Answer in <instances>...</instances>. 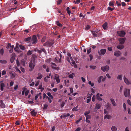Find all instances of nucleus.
<instances>
[{
  "mask_svg": "<svg viewBox=\"0 0 131 131\" xmlns=\"http://www.w3.org/2000/svg\"><path fill=\"white\" fill-rule=\"evenodd\" d=\"M95 96L94 95L92 98V101L93 102H94L95 101Z\"/></svg>",
  "mask_w": 131,
  "mask_h": 131,
  "instance_id": "46",
  "label": "nucleus"
},
{
  "mask_svg": "<svg viewBox=\"0 0 131 131\" xmlns=\"http://www.w3.org/2000/svg\"><path fill=\"white\" fill-rule=\"evenodd\" d=\"M35 59L34 58H33L32 60L29 62V67L30 68L29 70L30 71H32L33 69L35 67Z\"/></svg>",
  "mask_w": 131,
  "mask_h": 131,
  "instance_id": "1",
  "label": "nucleus"
},
{
  "mask_svg": "<svg viewBox=\"0 0 131 131\" xmlns=\"http://www.w3.org/2000/svg\"><path fill=\"white\" fill-rule=\"evenodd\" d=\"M59 76H58L57 77H55V79L56 82L58 83H59L60 82V80L59 78Z\"/></svg>",
  "mask_w": 131,
  "mask_h": 131,
  "instance_id": "23",
  "label": "nucleus"
},
{
  "mask_svg": "<svg viewBox=\"0 0 131 131\" xmlns=\"http://www.w3.org/2000/svg\"><path fill=\"white\" fill-rule=\"evenodd\" d=\"M33 51H34L33 50L31 51L30 50H29L27 53V55H31L32 53V52Z\"/></svg>",
  "mask_w": 131,
  "mask_h": 131,
  "instance_id": "34",
  "label": "nucleus"
},
{
  "mask_svg": "<svg viewBox=\"0 0 131 131\" xmlns=\"http://www.w3.org/2000/svg\"><path fill=\"white\" fill-rule=\"evenodd\" d=\"M85 117H86V118L87 119H90L91 118V116L90 115H86V116H85Z\"/></svg>",
  "mask_w": 131,
  "mask_h": 131,
  "instance_id": "51",
  "label": "nucleus"
},
{
  "mask_svg": "<svg viewBox=\"0 0 131 131\" xmlns=\"http://www.w3.org/2000/svg\"><path fill=\"white\" fill-rule=\"evenodd\" d=\"M101 69L103 71H107L109 70V67L108 66H106L104 67H102Z\"/></svg>",
  "mask_w": 131,
  "mask_h": 131,
  "instance_id": "8",
  "label": "nucleus"
},
{
  "mask_svg": "<svg viewBox=\"0 0 131 131\" xmlns=\"http://www.w3.org/2000/svg\"><path fill=\"white\" fill-rule=\"evenodd\" d=\"M116 47L118 49L121 50L123 49L124 47V46L123 45H119L117 46Z\"/></svg>",
  "mask_w": 131,
  "mask_h": 131,
  "instance_id": "19",
  "label": "nucleus"
},
{
  "mask_svg": "<svg viewBox=\"0 0 131 131\" xmlns=\"http://www.w3.org/2000/svg\"><path fill=\"white\" fill-rule=\"evenodd\" d=\"M21 64L23 66H24L25 64V62L24 60H22L21 61Z\"/></svg>",
  "mask_w": 131,
  "mask_h": 131,
  "instance_id": "52",
  "label": "nucleus"
},
{
  "mask_svg": "<svg viewBox=\"0 0 131 131\" xmlns=\"http://www.w3.org/2000/svg\"><path fill=\"white\" fill-rule=\"evenodd\" d=\"M100 97V94L99 93H97L96 96L97 99L99 101H102L103 99Z\"/></svg>",
  "mask_w": 131,
  "mask_h": 131,
  "instance_id": "16",
  "label": "nucleus"
},
{
  "mask_svg": "<svg viewBox=\"0 0 131 131\" xmlns=\"http://www.w3.org/2000/svg\"><path fill=\"white\" fill-rule=\"evenodd\" d=\"M78 108V106H76L75 107H74L73 108L72 110V111H77L78 110H77L76 109L77 108Z\"/></svg>",
  "mask_w": 131,
  "mask_h": 131,
  "instance_id": "40",
  "label": "nucleus"
},
{
  "mask_svg": "<svg viewBox=\"0 0 131 131\" xmlns=\"http://www.w3.org/2000/svg\"><path fill=\"white\" fill-rule=\"evenodd\" d=\"M31 39V37L26 38L25 39V40L27 41H28L30 40Z\"/></svg>",
  "mask_w": 131,
  "mask_h": 131,
  "instance_id": "37",
  "label": "nucleus"
},
{
  "mask_svg": "<svg viewBox=\"0 0 131 131\" xmlns=\"http://www.w3.org/2000/svg\"><path fill=\"white\" fill-rule=\"evenodd\" d=\"M30 114L32 116H35L36 115L37 112L33 110L31 112Z\"/></svg>",
  "mask_w": 131,
  "mask_h": 131,
  "instance_id": "17",
  "label": "nucleus"
},
{
  "mask_svg": "<svg viewBox=\"0 0 131 131\" xmlns=\"http://www.w3.org/2000/svg\"><path fill=\"white\" fill-rule=\"evenodd\" d=\"M68 56L70 58L71 60L72 59V58L71 57V54L70 53H68L67 54Z\"/></svg>",
  "mask_w": 131,
  "mask_h": 131,
  "instance_id": "53",
  "label": "nucleus"
},
{
  "mask_svg": "<svg viewBox=\"0 0 131 131\" xmlns=\"http://www.w3.org/2000/svg\"><path fill=\"white\" fill-rule=\"evenodd\" d=\"M46 94L49 97H51V93L50 92H48Z\"/></svg>",
  "mask_w": 131,
  "mask_h": 131,
  "instance_id": "63",
  "label": "nucleus"
},
{
  "mask_svg": "<svg viewBox=\"0 0 131 131\" xmlns=\"http://www.w3.org/2000/svg\"><path fill=\"white\" fill-rule=\"evenodd\" d=\"M23 89H24V90L22 91V94L23 95L24 94L25 92V89H26L25 88H24Z\"/></svg>",
  "mask_w": 131,
  "mask_h": 131,
  "instance_id": "60",
  "label": "nucleus"
},
{
  "mask_svg": "<svg viewBox=\"0 0 131 131\" xmlns=\"http://www.w3.org/2000/svg\"><path fill=\"white\" fill-rule=\"evenodd\" d=\"M15 55H13L11 57L10 59V62L11 63H13L15 60Z\"/></svg>",
  "mask_w": 131,
  "mask_h": 131,
  "instance_id": "22",
  "label": "nucleus"
},
{
  "mask_svg": "<svg viewBox=\"0 0 131 131\" xmlns=\"http://www.w3.org/2000/svg\"><path fill=\"white\" fill-rule=\"evenodd\" d=\"M81 130V128L79 127L78 128L76 129L75 130V131H80Z\"/></svg>",
  "mask_w": 131,
  "mask_h": 131,
  "instance_id": "64",
  "label": "nucleus"
},
{
  "mask_svg": "<svg viewBox=\"0 0 131 131\" xmlns=\"http://www.w3.org/2000/svg\"><path fill=\"white\" fill-rule=\"evenodd\" d=\"M123 79L124 82L127 84H131V82H130L127 78H126L125 75L124 76Z\"/></svg>",
  "mask_w": 131,
  "mask_h": 131,
  "instance_id": "9",
  "label": "nucleus"
},
{
  "mask_svg": "<svg viewBox=\"0 0 131 131\" xmlns=\"http://www.w3.org/2000/svg\"><path fill=\"white\" fill-rule=\"evenodd\" d=\"M91 32L93 37H94L98 36V31H92Z\"/></svg>",
  "mask_w": 131,
  "mask_h": 131,
  "instance_id": "11",
  "label": "nucleus"
},
{
  "mask_svg": "<svg viewBox=\"0 0 131 131\" xmlns=\"http://www.w3.org/2000/svg\"><path fill=\"white\" fill-rule=\"evenodd\" d=\"M62 0H58L57 2V4L59 5L60 4Z\"/></svg>",
  "mask_w": 131,
  "mask_h": 131,
  "instance_id": "58",
  "label": "nucleus"
},
{
  "mask_svg": "<svg viewBox=\"0 0 131 131\" xmlns=\"http://www.w3.org/2000/svg\"><path fill=\"white\" fill-rule=\"evenodd\" d=\"M0 105L2 108H4L5 107V105L3 102L2 100L0 101Z\"/></svg>",
  "mask_w": 131,
  "mask_h": 131,
  "instance_id": "13",
  "label": "nucleus"
},
{
  "mask_svg": "<svg viewBox=\"0 0 131 131\" xmlns=\"http://www.w3.org/2000/svg\"><path fill=\"white\" fill-rule=\"evenodd\" d=\"M123 75L122 74H121L117 76V79H118L122 80V79Z\"/></svg>",
  "mask_w": 131,
  "mask_h": 131,
  "instance_id": "29",
  "label": "nucleus"
},
{
  "mask_svg": "<svg viewBox=\"0 0 131 131\" xmlns=\"http://www.w3.org/2000/svg\"><path fill=\"white\" fill-rule=\"evenodd\" d=\"M16 63L18 66H19L20 65V63L19 62V61L17 58L16 60Z\"/></svg>",
  "mask_w": 131,
  "mask_h": 131,
  "instance_id": "54",
  "label": "nucleus"
},
{
  "mask_svg": "<svg viewBox=\"0 0 131 131\" xmlns=\"http://www.w3.org/2000/svg\"><path fill=\"white\" fill-rule=\"evenodd\" d=\"M90 113V111L89 110L88 111H86L84 113L85 116H86Z\"/></svg>",
  "mask_w": 131,
  "mask_h": 131,
  "instance_id": "31",
  "label": "nucleus"
},
{
  "mask_svg": "<svg viewBox=\"0 0 131 131\" xmlns=\"http://www.w3.org/2000/svg\"><path fill=\"white\" fill-rule=\"evenodd\" d=\"M110 100L113 105L114 106H116V103L114 99H111Z\"/></svg>",
  "mask_w": 131,
  "mask_h": 131,
  "instance_id": "18",
  "label": "nucleus"
},
{
  "mask_svg": "<svg viewBox=\"0 0 131 131\" xmlns=\"http://www.w3.org/2000/svg\"><path fill=\"white\" fill-rule=\"evenodd\" d=\"M38 77L37 78L38 79H41L43 77L42 75L40 73H38Z\"/></svg>",
  "mask_w": 131,
  "mask_h": 131,
  "instance_id": "20",
  "label": "nucleus"
},
{
  "mask_svg": "<svg viewBox=\"0 0 131 131\" xmlns=\"http://www.w3.org/2000/svg\"><path fill=\"white\" fill-rule=\"evenodd\" d=\"M115 7H114L113 8H111L110 7H108L107 9L109 10H110L111 11H112L115 9Z\"/></svg>",
  "mask_w": 131,
  "mask_h": 131,
  "instance_id": "36",
  "label": "nucleus"
},
{
  "mask_svg": "<svg viewBox=\"0 0 131 131\" xmlns=\"http://www.w3.org/2000/svg\"><path fill=\"white\" fill-rule=\"evenodd\" d=\"M57 53L58 55L59 56V57L57 56L56 57L55 62L56 63H60L61 61L62 55L58 51H57Z\"/></svg>",
  "mask_w": 131,
  "mask_h": 131,
  "instance_id": "2",
  "label": "nucleus"
},
{
  "mask_svg": "<svg viewBox=\"0 0 131 131\" xmlns=\"http://www.w3.org/2000/svg\"><path fill=\"white\" fill-rule=\"evenodd\" d=\"M0 62L2 63L6 64L7 63L6 60H0Z\"/></svg>",
  "mask_w": 131,
  "mask_h": 131,
  "instance_id": "35",
  "label": "nucleus"
},
{
  "mask_svg": "<svg viewBox=\"0 0 131 131\" xmlns=\"http://www.w3.org/2000/svg\"><path fill=\"white\" fill-rule=\"evenodd\" d=\"M109 5L110 6H113L114 5V2L112 1L110 2L109 3Z\"/></svg>",
  "mask_w": 131,
  "mask_h": 131,
  "instance_id": "44",
  "label": "nucleus"
},
{
  "mask_svg": "<svg viewBox=\"0 0 131 131\" xmlns=\"http://www.w3.org/2000/svg\"><path fill=\"white\" fill-rule=\"evenodd\" d=\"M40 50L41 51H42L45 54H47V52L45 48H40Z\"/></svg>",
  "mask_w": 131,
  "mask_h": 131,
  "instance_id": "32",
  "label": "nucleus"
},
{
  "mask_svg": "<svg viewBox=\"0 0 131 131\" xmlns=\"http://www.w3.org/2000/svg\"><path fill=\"white\" fill-rule=\"evenodd\" d=\"M46 37L45 36L43 37L41 41V42H45L46 40Z\"/></svg>",
  "mask_w": 131,
  "mask_h": 131,
  "instance_id": "38",
  "label": "nucleus"
},
{
  "mask_svg": "<svg viewBox=\"0 0 131 131\" xmlns=\"http://www.w3.org/2000/svg\"><path fill=\"white\" fill-rule=\"evenodd\" d=\"M128 114H131V110H130V108H128Z\"/></svg>",
  "mask_w": 131,
  "mask_h": 131,
  "instance_id": "62",
  "label": "nucleus"
},
{
  "mask_svg": "<svg viewBox=\"0 0 131 131\" xmlns=\"http://www.w3.org/2000/svg\"><path fill=\"white\" fill-rule=\"evenodd\" d=\"M70 115V114L69 113H64L62 115L63 117L64 118H65L66 117L69 116Z\"/></svg>",
  "mask_w": 131,
  "mask_h": 131,
  "instance_id": "24",
  "label": "nucleus"
},
{
  "mask_svg": "<svg viewBox=\"0 0 131 131\" xmlns=\"http://www.w3.org/2000/svg\"><path fill=\"white\" fill-rule=\"evenodd\" d=\"M48 105L46 104H45L44 105V107L43 108V110H46V109L48 107Z\"/></svg>",
  "mask_w": 131,
  "mask_h": 131,
  "instance_id": "33",
  "label": "nucleus"
},
{
  "mask_svg": "<svg viewBox=\"0 0 131 131\" xmlns=\"http://www.w3.org/2000/svg\"><path fill=\"white\" fill-rule=\"evenodd\" d=\"M70 93H73V89L72 88H70Z\"/></svg>",
  "mask_w": 131,
  "mask_h": 131,
  "instance_id": "59",
  "label": "nucleus"
},
{
  "mask_svg": "<svg viewBox=\"0 0 131 131\" xmlns=\"http://www.w3.org/2000/svg\"><path fill=\"white\" fill-rule=\"evenodd\" d=\"M75 74L74 73H72L69 75V78L73 79V75Z\"/></svg>",
  "mask_w": 131,
  "mask_h": 131,
  "instance_id": "30",
  "label": "nucleus"
},
{
  "mask_svg": "<svg viewBox=\"0 0 131 131\" xmlns=\"http://www.w3.org/2000/svg\"><path fill=\"white\" fill-rule=\"evenodd\" d=\"M123 88V86L122 85L120 87V90H119V92H122V90Z\"/></svg>",
  "mask_w": 131,
  "mask_h": 131,
  "instance_id": "61",
  "label": "nucleus"
},
{
  "mask_svg": "<svg viewBox=\"0 0 131 131\" xmlns=\"http://www.w3.org/2000/svg\"><path fill=\"white\" fill-rule=\"evenodd\" d=\"M88 84L91 85V86H94V84L93 83L91 82V81H89L88 82Z\"/></svg>",
  "mask_w": 131,
  "mask_h": 131,
  "instance_id": "45",
  "label": "nucleus"
},
{
  "mask_svg": "<svg viewBox=\"0 0 131 131\" xmlns=\"http://www.w3.org/2000/svg\"><path fill=\"white\" fill-rule=\"evenodd\" d=\"M116 2L118 7H119L121 5V4L120 2H118L117 1H116Z\"/></svg>",
  "mask_w": 131,
  "mask_h": 131,
  "instance_id": "48",
  "label": "nucleus"
},
{
  "mask_svg": "<svg viewBox=\"0 0 131 131\" xmlns=\"http://www.w3.org/2000/svg\"><path fill=\"white\" fill-rule=\"evenodd\" d=\"M111 117V116L108 114L104 116V118H107L108 119H110Z\"/></svg>",
  "mask_w": 131,
  "mask_h": 131,
  "instance_id": "25",
  "label": "nucleus"
},
{
  "mask_svg": "<svg viewBox=\"0 0 131 131\" xmlns=\"http://www.w3.org/2000/svg\"><path fill=\"white\" fill-rule=\"evenodd\" d=\"M118 36L120 37H124L126 34V32L124 31H119L117 32Z\"/></svg>",
  "mask_w": 131,
  "mask_h": 131,
  "instance_id": "6",
  "label": "nucleus"
},
{
  "mask_svg": "<svg viewBox=\"0 0 131 131\" xmlns=\"http://www.w3.org/2000/svg\"><path fill=\"white\" fill-rule=\"evenodd\" d=\"M56 23L57 24V25L59 27H62V25L58 21H56Z\"/></svg>",
  "mask_w": 131,
  "mask_h": 131,
  "instance_id": "28",
  "label": "nucleus"
},
{
  "mask_svg": "<svg viewBox=\"0 0 131 131\" xmlns=\"http://www.w3.org/2000/svg\"><path fill=\"white\" fill-rule=\"evenodd\" d=\"M51 64L53 66L52 67V68L54 69L58 70L59 69V67H56L57 66L56 64L54 63H51Z\"/></svg>",
  "mask_w": 131,
  "mask_h": 131,
  "instance_id": "14",
  "label": "nucleus"
},
{
  "mask_svg": "<svg viewBox=\"0 0 131 131\" xmlns=\"http://www.w3.org/2000/svg\"><path fill=\"white\" fill-rule=\"evenodd\" d=\"M82 119V118L81 117L79 119L77 120L76 121V124L78 123L79 122H80V121H81Z\"/></svg>",
  "mask_w": 131,
  "mask_h": 131,
  "instance_id": "56",
  "label": "nucleus"
},
{
  "mask_svg": "<svg viewBox=\"0 0 131 131\" xmlns=\"http://www.w3.org/2000/svg\"><path fill=\"white\" fill-rule=\"evenodd\" d=\"M4 51L3 49V48L1 49L0 50V54L2 55H3V54H4Z\"/></svg>",
  "mask_w": 131,
  "mask_h": 131,
  "instance_id": "39",
  "label": "nucleus"
},
{
  "mask_svg": "<svg viewBox=\"0 0 131 131\" xmlns=\"http://www.w3.org/2000/svg\"><path fill=\"white\" fill-rule=\"evenodd\" d=\"M125 38H121L119 39V43L121 44H123L125 42L126 40Z\"/></svg>",
  "mask_w": 131,
  "mask_h": 131,
  "instance_id": "10",
  "label": "nucleus"
},
{
  "mask_svg": "<svg viewBox=\"0 0 131 131\" xmlns=\"http://www.w3.org/2000/svg\"><path fill=\"white\" fill-rule=\"evenodd\" d=\"M19 47L22 50H24L25 49V47L22 45H20Z\"/></svg>",
  "mask_w": 131,
  "mask_h": 131,
  "instance_id": "42",
  "label": "nucleus"
},
{
  "mask_svg": "<svg viewBox=\"0 0 131 131\" xmlns=\"http://www.w3.org/2000/svg\"><path fill=\"white\" fill-rule=\"evenodd\" d=\"M1 88H4L5 87V84L3 83H1L0 85Z\"/></svg>",
  "mask_w": 131,
  "mask_h": 131,
  "instance_id": "50",
  "label": "nucleus"
},
{
  "mask_svg": "<svg viewBox=\"0 0 131 131\" xmlns=\"http://www.w3.org/2000/svg\"><path fill=\"white\" fill-rule=\"evenodd\" d=\"M101 107V105L98 104L96 103V106L95 108V109L99 110Z\"/></svg>",
  "mask_w": 131,
  "mask_h": 131,
  "instance_id": "21",
  "label": "nucleus"
},
{
  "mask_svg": "<svg viewBox=\"0 0 131 131\" xmlns=\"http://www.w3.org/2000/svg\"><path fill=\"white\" fill-rule=\"evenodd\" d=\"M90 27V26L88 25L86 26L85 29L86 30L89 29Z\"/></svg>",
  "mask_w": 131,
  "mask_h": 131,
  "instance_id": "55",
  "label": "nucleus"
},
{
  "mask_svg": "<svg viewBox=\"0 0 131 131\" xmlns=\"http://www.w3.org/2000/svg\"><path fill=\"white\" fill-rule=\"evenodd\" d=\"M10 74L11 75V77L12 78H14L15 77V75L13 73H10Z\"/></svg>",
  "mask_w": 131,
  "mask_h": 131,
  "instance_id": "49",
  "label": "nucleus"
},
{
  "mask_svg": "<svg viewBox=\"0 0 131 131\" xmlns=\"http://www.w3.org/2000/svg\"><path fill=\"white\" fill-rule=\"evenodd\" d=\"M117 128L115 126H113L111 128V130L112 131H116Z\"/></svg>",
  "mask_w": 131,
  "mask_h": 131,
  "instance_id": "26",
  "label": "nucleus"
},
{
  "mask_svg": "<svg viewBox=\"0 0 131 131\" xmlns=\"http://www.w3.org/2000/svg\"><path fill=\"white\" fill-rule=\"evenodd\" d=\"M124 94L126 97H129L130 96V91L129 89L125 88L124 89Z\"/></svg>",
  "mask_w": 131,
  "mask_h": 131,
  "instance_id": "3",
  "label": "nucleus"
},
{
  "mask_svg": "<svg viewBox=\"0 0 131 131\" xmlns=\"http://www.w3.org/2000/svg\"><path fill=\"white\" fill-rule=\"evenodd\" d=\"M31 39V41L32 42V44H36L37 42L36 36L35 35H33Z\"/></svg>",
  "mask_w": 131,
  "mask_h": 131,
  "instance_id": "4",
  "label": "nucleus"
},
{
  "mask_svg": "<svg viewBox=\"0 0 131 131\" xmlns=\"http://www.w3.org/2000/svg\"><path fill=\"white\" fill-rule=\"evenodd\" d=\"M54 43V42L53 41L47 42L44 43L43 46H47L51 47L52 45Z\"/></svg>",
  "mask_w": 131,
  "mask_h": 131,
  "instance_id": "5",
  "label": "nucleus"
},
{
  "mask_svg": "<svg viewBox=\"0 0 131 131\" xmlns=\"http://www.w3.org/2000/svg\"><path fill=\"white\" fill-rule=\"evenodd\" d=\"M11 46V43H8L7 45V46L6 47L7 49H8L10 48V47Z\"/></svg>",
  "mask_w": 131,
  "mask_h": 131,
  "instance_id": "43",
  "label": "nucleus"
},
{
  "mask_svg": "<svg viewBox=\"0 0 131 131\" xmlns=\"http://www.w3.org/2000/svg\"><path fill=\"white\" fill-rule=\"evenodd\" d=\"M103 29L104 30L107 29L108 28L107 23L106 22L102 26Z\"/></svg>",
  "mask_w": 131,
  "mask_h": 131,
  "instance_id": "15",
  "label": "nucleus"
},
{
  "mask_svg": "<svg viewBox=\"0 0 131 131\" xmlns=\"http://www.w3.org/2000/svg\"><path fill=\"white\" fill-rule=\"evenodd\" d=\"M90 68L92 69H95L96 68V67L95 66H90Z\"/></svg>",
  "mask_w": 131,
  "mask_h": 131,
  "instance_id": "47",
  "label": "nucleus"
},
{
  "mask_svg": "<svg viewBox=\"0 0 131 131\" xmlns=\"http://www.w3.org/2000/svg\"><path fill=\"white\" fill-rule=\"evenodd\" d=\"M91 51V48H89V49L87 50V54H89Z\"/></svg>",
  "mask_w": 131,
  "mask_h": 131,
  "instance_id": "41",
  "label": "nucleus"
},
{
  "mask_svg": "<svg viewBox=\"0 0 131 131\" xmlns=\"http://www.w3.org/2000/svg\"><path fill=\"white\" fill-rule=\"evenodd\" d=\"M106 50L105 49H101L98 51V53L101 56L104 55L106 53Z\"/></svg>",
  "mask_w": 131,
  "mask_h": 131,
  "instance_id": "7",
  "label": "nucleus"
},
{
  "mask_svg": "<svg viewBox=\"0 0 131 131\" xmlns=\"http://www.w3.org/2000/svg\"><path fill=\"white\" fill-rule=\"evenodd\" d=\"M89 56L90 58V61L92 60L93 58V56L91 54H90L89 55Z\"/></svg>",
  "mask_w": 131,
  "mask_h": 131,
  "instance_id": "57",
  "label": "nucleus"
},
{
  "mask_svg": "<svg viewBox=\"0 0 131 131\" xmlns=\"http://www.w3.org/2000/svg\"><path fill=\"white\" fill-rule=\"evenodd\" d=\"M70 8L69 7H67L66 9V10L68 14L70 15L71 11L69 10Z\"/></svg>",
  "mask_w": 131,
  "mask_h": 131,
  "instance_id": "27",
  "label": "nucleus"
},
{
  "mask_svg": "<svg viewBox=\"0 0 131 131\" xmlns=\"http://www.w3.org/2000/svg\"><path fill=\"white\" fill-rule=\"evenodd\" d=\"M114 54L116 57H119L121 55V53L120 51H117L114 52Z\"/></svg>",
  "mask_w": 131,
  "mask_h": 131,
  "instance_id": "12",
  "label": "nucleus"
}]
</instances>
